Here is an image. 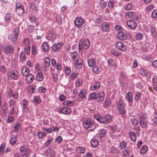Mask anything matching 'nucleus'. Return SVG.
<instances>
[{
	"mask_svg": "<svg viewBox=\"0 0 157 157\" xmlns=\"http://www.w3.org/2000/svg\"><path fill=\"white\" fill-rule=\"evenodd\" d=\"M122 28L121 27L118 25V39L121 40H123L127 38L126 34L122 32Z\"/></svg>",
	"mask_w": 157,
	"mask_h": 157,
	"instance_id": "6",
	"label": "nucleus"
},
{
	"mask_svg": "<svg viewBox=\"0 0 157 157\" xmlns=\"http://www.w3.org/2000/svg\"><path fill=\"white\" fill-rule=\"evenodd\" d=\"M44 68H47L49 67L50 65V59L48 57H46L44 60Z\"/></svg>",
	"mask_w": 157,
	"mask_h": 157,
	"instance_id": "23",
	"label": "nucleus"
},
{
	"mask_svg": "<svg viewBox=\"0 0 157 157\" xmlns=\"http://www.w3.org/2000/svg\"><path fill=\"white\" fill-rule=\"evenodd\" d=\"M40 71L38 72L36 76V80L39 81H42L44 78V76L42 72L41 71Z\"/></svg>",
	"mask_w": 157,
	"mask_h": 157,
	"instance_id": "21",
	"label": "nucleus"
},
{
	"mask_svg": "<svg viewBox=\"0 0 157 157\" xmlns=\"http://www.w3.org/2000/svg\"><path fill=\"white\" fill-rule=\"evenodd\" d=\"M130 122L132 125L135 127L138 124V121L135 118L132 119L130 120Z\"/></svg>",
	"mask_w": 157,
	"mask_h": 157,
	"instance_id": "42",
	"label": "nucleus"
},
{
	"mask_svg": "<svg viewBox=\"0 0 157 157\" xmlns=\"http://www.w3.org/2000/svg\"><path fill=\"white\" fill-rule=\"evenodd\" d=\"M114 4V1L112 0H110L108 2V6L111 10L113 8V6Z\"/></svg>",
	"mask_w": 157,
	"mask_h": 157,
	"instance_id": "45",
	"label": "nucleus"
},
{
	"mask_svg": "<svg viewBox=\"0 0 157 157\" xmlns=\"http://www.w3.org/2000/svg\"><path fill=\"white\" fill-rule=\"evenodd\" d=\"M14 120V117L12 116H8V119L6 121L7 123H11L13 122Z\"/></svg>",
	"mask_w": 157,
	"mask_h": 157,
	"instance_id": "58",
	"label": "nucleus"
},
{
	"mask_svg": "<svg viewBox=\"0 0 157 157\" xmlns=\"http://www.w3.org/2000/svg\"><path fill=\"white\" fill-rule=\"evenodd\" d=\"M147 147L146 145H144L142 147L140 150V153L141 154H143L147 152Z\"/></svg>",
	"mask_w": 157,
	"mask_h": 157,
	"instance_id": "37",
	"label": "nucleus"
},
{
	"mask_svg": "<svg viewBox=\"0 0 157 157\" xmlns=\"http://www.w3.org/2000/svg\"><path fill=\"white\" fill-rule=\"evenodd\" d=\"M152 17L153 18H155L157 16V10H155L152 13Z\"/></svg>",
	"mask_w": 157,
	"mask_h": 157,
	"instance_id": "64",
	"label": "nucleus"
},
{
	"mask_svg": "<svg viewBox=\"0 0 157 157\" xmlns=\"http://www.w3.org/2000/svg\"><path fill=\"white\" fill-rule=\"evenodd\" d=\"M12 18V15L10 13H6L4 17L5 20L7 22H10Z\"/></svg>",
	"mask_w": 157,
	"mask_h": 157,
	"instance_id": "30",
	"label": "nucleus"
},
{
	"mask_svg": "<svg viewBox=\"0 0 157 157\" xmlns=\"http://www.w3.org/2000/svg\"><path fill=\"white\" fill-rule=\"evenodd\" d=\"M102 21L103 18L101 16H99L95 19L94 22L97 24H99L101 23Z\"/></svg>",
	"mask_w": 157,
	"mask_h": 157,
	"instance_id": "40",
	"label": "nucleus"
},
{
	"mask_svg": "<svg viewBox=\"0 0 157 157\" xmlns=\"http://www.w3.org/2000/svg\"><path fill=\"white\" fill-rule=\"evenodd\" d=\"M90 44L88 39L81 40L78 44L79 50L83 48L87 49L90 46Z\"/></svg>",
	"mask_w": 157,
	"mask_h": 157,
	"instance_id": "4",
	"label": "nucleus"
},
{
	"mask_svg": "<svg viewBox=\"0 0 157 157\" xmlns=\"http://www.w3.org/2000/svg\"><path fill=\"white\" fill-rule=\"evenodd\" d=\"M99 134L100 137L105 136L106 134L105 131L103 129H101L99 131Z\"/></svg>",
	"mask_w": 157,
	"mask_h": 157,
	"instance_id": "36",
	"label": "nucleus"
},
{
	"mask_svg": "<svg viewBox=\"0 0 157 157\" xmlns=\"http://www.w3.org/2000/svg\"><path fill=\"white\" fill-rule=\"evenodd\" d=\"M126 144L123 141L120 143L119 145V147L121 149L125 148L126 147Z\"/></svg>",
	"mask_w": 157,
	"mask_h": 157,
	"instance_id": "46",
	"label": "nucleus"
},
{
	"mask_svg": "<svg viewBox=\"0 0 157 157\" xmlns=\"http://www.w3.org/2000/svg\"><path fill=\"white\" fill-rule=\"evenodd\" d=\"M33 102L36 104L39 103L41 102L39 96H35L33 98Z\"/></svg>",
	"mask_w": 157,
	"mask_h": 157,
	"instance_id": "38",
	"label": "nucleus"
},
{
	"mask_svg": "<svg viewBox=\"0 0 157 157\" xmlns=\"http://www.w3.org/2000/svg\"><path fill=\"white\" fill-rule=\"evenodd\" d=\"M84 23V20L82 18L77 17L74 21V24L75 25L78 27L82 26Z\"/></svg>",
	"mask_w": 157,
	"mask_h": 157,
	"instance_id": "7",
	"label": "nucleus"
},
{
	"mask_svg": "<svg viewBox=\"0 0 157 157\" xmlns=\"http://www.w3.org/2000/svg\"><path fill=\"white\" fill-rule=\"evenodd\" d=\"M118 47H119V50L124 51L126 49V47L124 44L118 41Z\"/></svg>",
	"mask_w": 157,
	"mask_h": 157,
	"instance_id": "29",
	"label": "nucleus"
},
{
	"mask_svg": "<svg viewBox=\"0 0 157 157\" xmlns=\"http://www.w3.org/2000/svg\"><path fill=\"white\" fill-rule=\"evenodd\" d=\"M60 112L61 113L68 114L71 113V109L68 107H62L60 109Z\"/></svg>",
	"mask_w": 157,
	"mask_h": 157,
	"instance_id": "11",
	"label": "nucleus"
},
{
	"mask_svg": "<svg viewBox=\"0 0 157 157\" xmlns=\"http://www.w3.org/2000/svg\"><path fill=\"white\" fill-rule=\"evenodd\" d=\"M20 58L23 61L25 60L26 57L25 53L24 52H21L20 55Z\"/></svg>",
	"mask_w": 157,
	"mask_h": 157,
	"instance_id": "56",
	"label": "nucleus"
},
{
	"mask_svg": "<svg viewBox=\"0 0 157 157\" xmlns=\"http://www.w3.org/2000/svg\"><path fill=\"white\" fill-rule=\"evenodd\" d=\"M25 77L26 82L29 84L32 83L35 78V76L31 74H29Z\"/></svg>",
	"mask_w": 157,
	"mask_h": 157,
	"instance_id": "13",
	"label": "nucleus"
},
{
	"mask_svg": "<svg viewBox=\"0 0 157 157\" xmlns=\"http://www.w3.org/2000/svg\"><path fill=\"white\" fill-rule=\"evenodd\" d=\"M39 92L40 93H44L46 90V88L43 86H40L38 88Z\"/></svg>",
	"mask_w": 157,
	"mask_h": 157,
	"instance_id": "63",
	"label": "nucleus"
},
{
	"mask_svg": "<svg viewBox=\"0 0 157 157\" xmlns=\"http://www.w3.org/2000/svg\"><path fill=\"white\" fill-rule=\"evenodd\" d=\"M151 121L153 125H155L157 124V118L154 117L151 119Z\"/></svg>",
	"mask_w": 157,
	"mask_h": 157,
	"instance_id": "60",
	"label": "nucleus"
},
{
	"mask_svg": "<svg viewBox=\"0 0 157 157\" xmlns=\"http://www.w3.org/2000/svg\"><path fill=\"white\" fill-rule=\"evenodd\" d=\"M71 53L73 54V55L71 56L72 59L74 60H76L77 57L78 56V53L77 52H72Z\"/></svg>",
	"mask_w": 157,
	"mask_h": 157,
	"instance_id": "53",
	"label": "nucleus"
},
{
	"mask_svg": "<svg viewBox=\"0 0 157 157\" xmlns=\"http://www.w3.org/2000/svg\"><path fill=\"white\" fill-rule=\"evenodd\" d=\"M29 69L26 67H23L21 70V74L24 76H26L29 75L30 72Z\"/></svg>",
	"mask_w": 157,
	"mask_h": 157,
	"instance_id": "16",
	"label": "nucleus"
},
{
	"mask_svg": "<svg viewBox=\"0 0 157 157\" xmlns=\"http://www.w3.org/2000/svg\"><path fill=\"white\" fill-rule=\"evenodd\" d=\"M76 151L79 153H84L85 151L84 149L81 147H78L77 148Z\"/></svg>",
	"mask_w": 157,
	"mask_h": 157,
	"instance_id": "48",
	"label": "nucleus"
},
{
	"mask_svg": "<svg viewBox=\"0 0 157 157\" xmlns=\"http://www.w3.org/2000/svg\"><path fill=\"white\" fill-rule=\"evenodd\" d=\"M98 141L96 139L94 138L91 140L90 144L93 147H96L98 144Z\"/></svg>",
	"mask_w": 157,
	"mask_h": 157,
	"instance_id": "24",
	"label": "nucleus"
},
{
	"mask_svg": "<svg viewBox=\"0 0 157 157\" xmlns=\"http://www.w3.org/2000/svg\"><path fill=\"white\" fill-rule=\"evenodd\" d=\"M83 124L84 127L89 131H92L96 128L94 122L90 117H88L83 121Z\"/></svg>",
	"mask_w": 157,
	"mask_h": 157,
	"instance_id": "1",
	"label": "nucleus"
},
{
	"mask_svg": "<svg viewBox=\"0 0 157 157\" xmlns=\"http://www.w3.org/2000/svg\"><path fill=\"white\" fill-rule=\"evenodd\" d=\"M102 30L104 32L108 31L109 30V25L108 22H104L101 25Z\"/></svg>",
	"mask_w": 157,
	"mask_h": 157,
	"instance_id": "17",
	"label": "nucleus"
},
{
	"mask_svg": "<svg viewBox=\"0 0 157 157\" xmlns=\"http://www.w3.org/2000/svg\"><path fill=\"white\" fill-rule=\"evenodd\" d=\"M136 38L137 40H140L142 39V33H137L136 35Z\"/></svg>",
	"mask_w": 157,
	"mask_h": 157,
	"instance_id": "47",
	"label": "nucleus"
},
{
	"mask_svg": "<svg viewBox=\"0 0 157 157\" xmlns=\"http://www.w3.org/2000/svg\"><path fill=\"white\" fill-rule=\"evenodd\" d=\"M63 45L61 43H57L54 44L52 47V51L55 52L58 51L60 49V48Z\"/></svg>",
	"mask_w": 157,
	"mask_h": 157,
	"instance_id": "8",
	"label": "nucleus"
},
{
	"mask_svg": "<svg viewBox=\"0 0 157 157\" xmlns=\"http://www.w3.org/2000/svg\"><path fill=\"white\" fill-rule=\"evenodd\" d=\"M97 101L99 103L102 101L104 99V94L103 92H101L97 94Z\"/></svg>",
	"mask_w": 157,
	"mask_h": 157,
	"instance_id": "14",
	"label": "nucleus"
},
{
	"mask_svg": "<svg viewBox=\"0 0 157 157\" xmlns=\"http://www.w3.org/2000/svg\"><path fill=\"white\" fill-rule=\"evenodd\" d=\"M78 72H73L72 73L71 75V79L72 80H74L77 77L78 75Z\"/></svg>",
	"mask_w": 157,
	"mask_h": 157,
	"instance_id": "50",
	"label": "nucleus"
},
{
	"mask_svg": "<svg viewBox=\"0 0 157 157\" xmlns=\"http://www.w3.org/2000/svg\"><path fill=\"white\" fill-rule=\"evenodd\" d=\"M97 94L95 92H93L90 94L89 95V99L90 100H93L94 99H97Z\"/></svg>",
	"mask_w": 157,
	"mask_h": 157,
	"instance_id": "33",
	"label": "nucleus"
},
{
	"mask_svg": "<svg viewBox=\"0 0 157 157\" xmlns=\"http://www.w3.org/2000/svg\"><path fill=\"white\" fill-rule=\"evenodd\" d=\"M141 97V93L139 92L136 93L134 99L136 101H138Z\"/></svg>",
	"mask_w": 157,
	"mask_h": 157,
	"instance_id": "55",
	"label": "nucleus"
},
{
	"mask_svg": "<svg viewBox=\"0 0 157 157\" xmlns=\"http://www.w3.org/2000/svg\"><path fill=\"white\" fill-rule=\"evenodd\" d=\"M63 104L64 106L73 105H75V103L73 101H65L63 102Z\"/></svg>",
	"mask_w": 157,
	"mask_h": 157,
	"instance_id": "39",
	"label": "nucleus"
},
{
	"mask_svg": "<svg viewBox=\"0 0 157 157\" xmlns=\"http://www.w3.org/2000/svg\"><path fill=\"white\" fill-rule=\"evenodd\" d=\"M86 91L84 90H82L79 94V96L80 98L83 99L85 97Z\"/></svg>",
	"mask_w": 157,
	"mask_h": 157,
	"instance_id": "34",
	"label": "nucleus"
},
{
	"mask_svg": "<svg viewBox=\"0 0 157 157\" xmlns=\"http://www.w3.org/2000/svg\"><path fill=\"white\" fill-rule=\"evenodd\" d=\"M127 25L128 27L132 29H135L137 26L136 23L134 21L129 20L127 21Z\"/></svg>",
	"mask_w": 157,
	"mask_h": 157,
	"instance_id": "10",
	"label": "nucleus"
},
{
	"mask_svg": "<svg viewBox=\"0 0 157 157\" xmlns=\"http://www.w3.org/2000/svg\"><path fill=\"white\" fill-rule=\"evenodd\" d=\"M92 70L93 72L95 74H98L99 73V72L98 67L96 66L93 67L92 68Z\"/></svg>",
	"mask_w": 157,
	"mask_h": 157,
	"instance_id": "49",
	"label": "nucleus"
},
{
	"mask_svg": "<svg viewBox=\"0 0 157 157\" xmlns=\"http://www.w3.org/2000/svg\"><path fill=\"white\" fill-rule=\"evenodd\" d=\"M100 6L103 8H105L107 6L106 2L103 0H100L99 2Z\"/></svg>",
	"mask_w": 157,
	"mask_h": 157,
	"instance_id": "41",
	"label": "nucleus"
},
{
	"mask_svg": "<svg viewBox=\"0 0 157 157\" xmlns=\"http://www.w3.org/2000/svg\"><path fill=\"white\" fill-rule=\"evenodd\" d=\"M129 152L130 151L129 150H128L127 149H125L122 151V155L123 156H128L129 155Z\"/></svg>",
	"mask_w": 157,
	"mask_h": 157,
	"instance_id": "62",
	"label": "nucleus"
},
{
	"mask_svg": "<svg viewBox=\"0 0 157 157\" xmlns=\"http://www.w3.org/2000/svg\"><path fill=\"white\" fill-rule=\"evenodd\" d=\"M18 73L17 71H12L10 74L8 75V78L10 77L13 79L17 80L18 79Z\"/></svg>",
	"mask_w": 157,
	"mask_h": 157,
	"instance_id": "9",
	"label": "nucleus"
},
{
	"mask_svg": "<svg viewBox=\"0 0 157 157\" xmlns=\"http://www.w3.org/2000/svg\"><path fill=\"white\" fill-rule=\"evenodd\" d=\"M140 124L142 128L147 127V121L144 117H140L139 119Z\"/></svg>",
	"mask_w": 157,
	"mask_h": 157,
	"instance_id": "12",
	"label": "nucleus"
},
{
	"mask_svg": "<svg viewBox=\"0 0 157 157\" xmlns=\"http://www.w3.org/2000/svg\"><path fill=\"white\" fill-rule=\"evenodd\" d=\"M128 102H131L133 100L132 93L131 92H128L127 94L126 97Z\"/></svg>",
	"mask_w": 157,
	"mask_h": 157,
	"instance_id": "26",
	"label": "nucleus"
},
{
	"mask_svg": "<svg viewBox=\"0 0 157 157\" xmlns=\"http://www.w3.org/2000/svg\"><path fill=\"white\" fill-rule=\"evenodd\" d=\"M83 61L80 58H78L76 61H75V65L76 68H81L82 67L83 65Z\"/></svg>",
	"mask_w": 157,
	"mask_h": 157,
	"instance_id": "15",
	"label": "nucleus"
},
{
	"mask_svg": "<svg viewBox=\"0 0 157 157\" xmlns=\"http://www.w3.org/2000/svg\"><path fill=\"white\" fill-rule=\"evenodd\" d=\"M49 48L48 44L47 42L43 43L41 45V49L44 52L48 51Z\"/></svg>",
	"mask_w": 157,
	"mask_h": 157,
	"instance_id": "18",
	"label": "nucleus"
},
{
	"mask_svg": "<svg viewBox=\"0 0 157 157\" xmlns=\"http://www.w3.org/2000/svg\"><path fill=\"white\" fill-rule=\"evenodd\" d=\"M4 49L6 53H12L13 52L14 48L12 46H9L5 47Z\"/></svg>",
	"mask_w": 157,
	"mask_h": 157,
	"instance_id": "19",
	"label": "nucleus"
},
{
	"mask_svg": "<svg viewBox=\"0 0 157 157\" xmlns=\"http://www.w3.org/2000/svg\"><path fill=\"white\" fill-rule=\"evenodd\" d=\"M47 36L49 40L54 39L55 38V35L54 34L53 31L50 30L47 33Z\"/></svg>",
	"mask_w": 157,
	"mask_h": 157,
	"instance_id": "22",
	"label": "nucleus"
},
{
	"mask_svg": "<svg viewBox=\"0 0 157 157\" xmlns=\"http://www.w3.org/2000/svg\"><path fill=\"white\" fill-rule=\"evenodd\" d=\"M47 135L46 134L41 131L39 132L38 134V136L39 138L42 139L43 137H45Z\"/></svg>",
	"mask_w": 157,
	"mask_h": 157,
	"instance_id": "44",
	"label": "nucleus"
},
{
	"mask_svg": "<svg viewBox=\"0 0 157 157\" xmlns=\"http://www.w3.org/2000/svg\"><path fill=\"white\" fill-rule=\"evenodd\" d=\"M118 112L121 115H124L126 113V110L124 108V101L121 100L119 101Z\"/></svg>",
	"mask_w": 157,
	"mask_h": 157,
	"instance_id": "5",
	"label": "nucleus"
},
{
	"mask_svg": "<svg viewBox=\"0 0 157 157\" xmlns=\"http://www.w3.org/2000/svg\"><path fill=\"white\" fill-rule=\"evenodd\" d=\"M133 6L131 3L128 4L125 7V10H129L132 9Z\"/></svg>",
	"mask_w": 157,
	"mask_h": 157,
	"instance_id": "52",
	"label": "nucleus"
},
{
	"mask_svg": "<svg viewBox=\"0 0 157 157\" xmlns=\"http://www.w3.org/2000/svg\"><path fill=\"white\" fill-rule=\"evenodd\" d=\"M63 139L61 136H58L55 140V141L58 144L60 143L62 141Z\"/></svg>",
	"mask_w": 157,
	"mask_h": 157,
	"instance_id": "59",
	"label": "nucleus"
},
{
	"mask_svg": "<svg viewBox=\"0 0 157 157\" xmlns=\"http://www.w3.org/2000/svg\"><path fill=\"white\" fill-rule=\"evenodd\" d=\"M129 136L131 140L134 142L136 140V136L135 133L131 131L129 132Z\"/></svg>",
	"mask_w": 157,
	"mask_h": 157,
	"instance_id": "31",
	"label": "nucleus"
},
{
	"mask_svg": "<svg viewBox=\"0 0 157 157\" xmlns=\"http://www.w3.org/2000/svg\"><path fill=\"white\" fill-rule=\"evenodd\" d=\"M108 65L109 66H114L117 67V64H115L114 60L111 58L107 60Z\"/></svg>",
	"mask_w": 157,
	"mask_h": 157,
	"instance_id": "27",
	"label": "nucleus"
},
{
	"mask_svg": "<svg viewBox=\"0 0 157 157\" xmlns=\"http://www.w3.org/2000/svg\"><path fill=\"white\" fill-rule=\"evenodd\" d=\"M20 32V29L18 28L14 29L12 34L8 36L9 40H11V42L14 44L17 41Z\"/></svg>",
	"mask_w": 157,
	"mask_h": 157,
	"instance_id": "3",
	"label": "nucleus"
},
{
	"mask_svg": "<svg viewBox=\"0 0 157 157\" xmlns=\"http://www.w3.org/2000/svg\"><path fill=\"white\" fill-rule=\"evenodd\" d=\"M5 147V145L2 144L0 146V153L2 154H3L4 153V148Z\"/></svg>",
	"mask_w": 157,
	"mask_h": 157,
	"instance_id": "61",
	"label": "nucleus"
},
{
	"mask_svg": "<svg viewBox=\"0 0 157 157\" xmlns=\"http://www.w3.org/2000/svg\"><path fill=\"white\" fill-rule=\"evenodd\" d=\"M20 152L22 154L30 151L25 146H22L20 149Z\"/></svg>",
	"mask_w": 157,
	"mask_h": 157,
	"instance_id": "32",
	"label": "nucleus"
},
{
	"mask_svg": "<svg viewBox=\"0 0 157 157\" xmlns=\"http://www.w3.org/2000/svg\"><path fill=\"white\" fill-rule=\"evenodd\" d=\"M52 139L51 137H48V138L47 142L45 143V146L48 147L50 144L52 143Z\"/></svg>",
	"mask_w": 157,
	"mask_h": 157,
	"instance_id": "51",
	"label": "nucleus"
},
{
	"mask_svg": "<svg viewBox=\"0 0 157 157\" xmlns=\"http://www.w3.org/2000/svg\"><path fill=\"white\" fill-rule=\"evenodd\" d=\"M96 61L94 59H89L88 60V63L89 66L90 67H93L95 64Z\"/></svg>",
	"mask_w": 157,
	"mask_h": 157,
	"instance_id": "28",
	"label": "nucleus"
},
{
	"mask_svg": "<svg viewBox=\"0 0 157 157\" xmlns=\"http://www.w3.org/2000/svg\"><path fill=\"white\" fill-rule=\"evenodd\" d=\"M140 74L143 76H146L147 74V72L144 69L142 68L140 71Z\"/></svg>",
	"mask_w": 157,
	"mask_h": 157,
	"instance_id": "54",
	"label": "nucleus"
},
{
	"mask_svg": "<svg viewBox=\"0 0 157 157\" xmlns=\"http://www.w3.org/2000/svg\"><path fill=\"white\" fill-rule=\"evenodd\" d=\"M100 86V83L99 82H95L92 86H90V89L92 90H94L98 89Z\"/></svg>",
	"mask_w": 157,
	"mask_h": 157,
	"instance_id": "20",
	"label": "nucleus"
},
{
	"mask_svg": "<svg viewBox=\"0 0 157 157\" xmlns=\"http://www.w3.org/2000/svg\"><path fill=\"white\" fill-rule=\"evenodd\" d=\"M16 11L19 15L22 16L24 13V7L20 8H16Z\"/></svg>",
	"mask_w": 157,
	"mask_h": 157,
	"instance_id": "25",
	"label": "nucleus"
},
{
	"mask_svg": "<svg viewBox=\"0 0 157 157\" xmlns=\"http://www.w3.org/2000/svg\"><path fill=\"white\" fill-rule=\"evenodd\" d=\"M94 118L101 124H107L110 122L112 118V116L110 115L107 114L104 117H101L99 115H98L94 116Z\"/></svg>",
	"mask_w": 157,
	"mask_h": 157,
	"instance_id": "2",
	"label": "nucleus"
},
{
	"mask_svg": "<svg viewBox=\"0 0 157 157\" xmlns=\"http://www.w3.org/2000/svg\"><path fill=\"white\" fill-rule=\"evenodd\" d=\"M82 83V80L81 78H78L76 81V85L78 87L81 86Z\"/></svg>",
	"mask_w": 157,
	"mask_h": 157,
	"instance_id": "57",
	"label": "nucleus"
},
{
	"mask_svg": "<svg viewBox=\"0 0 157 157\" xmlns=\"http://www.w3.org/2000/svg\"><path fill=\"white\" fill-rule=\"evenodd\" d=\"M21 124L19 122H17L14 127V131L16 132H18L20 127Z\"/></svg>",
	"mask_w": 157,
	"mask_h": 157,
	"instance_id": "35",
	"label": "nucleus"
},
{
	"mask_svg": "<svg viewBox=\"0 0 157 157\" xmlns=\"http://www.w3.org/2000/svg\"><path fill=\"white\" fill-rule=\"evenodd\" d=\"M17 138L16 136L12 137L10 141V143L12 145H14L16 143Z\"/></svg>",
	"mask_w": 157,
	"mask_h": 157,
	"instance_id": "43",
	"label": "nucleus"
}]
</instances>
